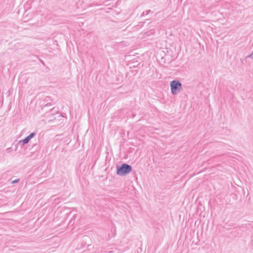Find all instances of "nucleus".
I'll list each match as a JSON object with an SVG mask.
<instances>
[{
  "label": "nucleus",
  "instance_id": "1",
  "mask_svg": "<svg viewBox=\"0 0 253 253\" xmlns=\"http://www.w3.org/2000/svg\"><path fill=\"white\" fill-rule=\"evenodd\" d=\"M132 170L131 167L126 164H123L121 167H117V174L124 176L128 174Z\"/></svg>",
  "mask_w": 253,
  "mask_h": 253
},
{
  "label": "nucleus",
  "instance_id": "4",
  "mask_svg": "<svg viewBox=\"0 0 253 253\" xmlns=\"http://www.w3.org/2000/svg\"><path fill=\"white\" fill-rule=\"evenodd\" d=\"M151 11L150 10H146L145 12H143L141 15V16H144L145 14L148 15Z\"/></svg>",
  "mask_w": 253,
  "mask_h": 253
},
{
  "label": "nucleus",
  "instance_id": "3",
  "mask_svg": "<svg viewBox=\"0 0 253 253\" xmlns=\"http://www.w3.org/2000/svg\"><path fill=\"white\" fill-rule=\"evenodd\" d=\"M36 135V133L33 132L31 133L30 135H29L28 136H27L26 138H25L22 141H20V142H22L23 144H25L28 143L29 141L34 137V136Z\"/></svg>",
  "mask_w": 253,
  "mask_h": 253
},
{
  "label": "nucleus",
  "instance_id": "6",
  "mask_svg": "<svg viewBox=\"0 0 253 253\" xmlns=\"http://www.w3.org/2000/svg\"><path fill=\"white\" fill-rule=\"evenodd\" d=\"M18 181H19V179H16V180H13V181L12 182V183H15L18 182Z\"/></svg>",
  "mask_w": 253,
  "mask_h": 253
},
{
  "label": "nucleus",
  "instance_id": "5",
  "mask_svg": "<svg viewBox=\"0 0 253 253\" xmlns=\"http://www.w3.org/2000/svg\"><path fill=\"white\" fill-rule=\"evenodd\" d=\"M248 57L253 59V52L248 56Z\"/></svg>",
  "mask_w": 253,
  "mask_h": 253
},
{
  "label": "nucleus",
  "instance_id": "2",
  "mask_svg": "<svg viewBox=\"0 0 253 253\" xmlns=\"http://www.w3.org/2000/svg\"><path fill=\"white\" fill-rule=\"evenodd\" d=\"M170 86L171 93L173 95L176 94L182 88L181 83L177 80H173L170 82Z\"/></svg>",
  "mask_w": 253,
  "mask_h": 253
}]
</instances>
